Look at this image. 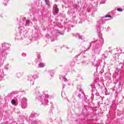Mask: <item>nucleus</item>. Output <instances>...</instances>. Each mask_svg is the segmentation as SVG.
Masks as SVG:
<instances>
[{"label":"nucleus","instance_id":"6e6552de","mask_svg":"<svg viewBox=\"0 0 124 124\" xmlns=\"http://www.w3.org/2000/svg\"><path fill=\"white\" fill-rule=\"evenodd\" d=\"M58 33H59V34L62 35H63V34H64V32H62V33L58 32Z\"/></svg>","mask_w":124,"mask_h":124},{"label":"nucleus","instance_id":"7ed1b4c3","mask_svg":"<svg viewBox=\"0 0 124 124\" xmlns=\"http://www.w3.org/2000/svg\"><path fill=\"white\" fill-rule=\"evenodd\" d=\"M45 2L46 5H50L49 0H45Z\"/></svg>","mask_w":124,"mask_h":124},{"label":"nucleus","instance_id":"39448f33","mask_svg":"<svg viewBox=\"0 0 124 124\" xmlns=\"http://www.w3.org/2000/svg\"><path fill=\"white\" fill-rule=\"evenodd\" d=\"M11 103L12 104H16V101L15 100H12Z\"/></svg>","mask_w":124,"mask_h":124},{"label":"nucleus","instance_id":"f03ea898","mask_svg":"<svg viewBox=\"0 0 124 124\" xmlns=\"http://www.w3.org/2000/svg\"><path fill=\"white\" fill-rule=\"evenodd\" d=\"M31 23V21L30 20H27L26 22V26H29Z\"/></svg>","mask_w":124,"mask_h":124},{"label":"nucleus","instance_id":"423d86ee","mask_svg":"<svg viewBox=\"0 0 124 124\" xmlns=\"http://www.w3.org/2000/svg\"><path fill=\"white\" fill-rule=\"evenodd\" d=\"M117 11H120V12H122V11H123V9L121 8H118L117 9Z\"/></svg>","mask_w":124,"mask_h":124},{"label":"nucleus","instance_id":"f257e3e1","mask_svg":"<svg viewBox=\"0 0 124 124\" xmlns=\"http://www.w3.org/2000/svg\"><path fill=\"white\" fill-rule=\"evenodd\" d=\"M54 7L56 13H59V8H58V6H57V5H54Z\"/></svg>","mask_w":124,"mask_h":124},{"label":"nucleus","instance_id":"20e7f679","mask_svg":"<svg viewBox=\"0 0 124 124\" xmlns=\"http://www.w3.org/2000/svg\"><path fill=\"white\" fill-rule=\"evenodd\" d=\"M39 66H40V67H44V63H40Z\"/></svg>","mask_w":124,"mask_h":124},{"label":"nucleus","instance_id":"0eeeda50","mask_svg":"<svg viewBox=\"0 0 124 124\" xmlns=\"http://www.w3.org/2000/svg\"><path fill=\"white\" fill-rule=\"evenodd\" d=\"M111 17H112V16H105L106 18H111Z\"/></svg>","mask_w":124,"mask_h":124},{"label":"nucleus","instance_id":"1a4fd4ad","mask_svg":"<svg viewBox=\"0 0 124 124\" xmlns=\"http://www.w3.org/2000/svg\"><path fill=\"white\" fill-rule=\"evenodd\" d=\"M78 38H79L80 39H82V36H80L78 35Z\"/></svg>","mask_w":124,"mask_h":124},{"label":"nucleus","instance_id":"9d476101","mask_svg":"<svg viewBox=\"0 0 124 124\" xmlns=\"http://www.w3.org/2000/svg\"><path fill=\"white\" fill-rule=\"evenodd\" d=\"M113 58H117V54L113 55Z\"/></svg>","mask_w":124,"mask_h":124}]
</instances>
